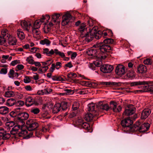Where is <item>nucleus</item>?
<instances>
[{"label":"nucleus","mask_w":153,"mask_h":153,"mask_svg":"<svg viewBox=\"0 0 153 153\" xmlns=\"http://www.w3.org/2000/svg\"><path fill=\"white\" fill-rule=\"evenodd\" d=\"M114 42L113 39L108 38L104 40L103 42L101 43L99 46V50L97 51L96 49H91L88 50L86 52L87 54L92 57H95L101 59H105L106 57V55L102 56L99 53L100 51L102 53H105L110 52L111 50V48L109 45L110 44H113Z\"/></svg>","instance_id":"nucleus-1"},{"label":"nucleus","mask_w":153,"mask_h":153,"mask_svg":"<svg viewBox=\"0 0 153 153\" xmlns=\"http://www.w3.org/2000/svg\"><path fill=\"white\" fill-rule=\"evenodd\" d=\"M50 18V17L48 15H46L45 16H42L40 19L35 21L34 24V27L38 29L40 27V25L42 23L45 22L43 28L44 31L45 33H48L50 31V27L56 25L57 13H54L52 15L51 21L48 24V22Z\"/></svg>","instance_id":"nucleus-2"},{"label":"nucleus","mask_w":153,"mask_h":153,"mask_svg":"<svg viewBox=\"0 0 153 153\" xmlns=\"http://www.w3.org/2000/svg\"><path fill=\"white\" fill-rule=\"evenodd\" d=\"M145 84H147V85L143 86V89L139 90L138 91L142 92H148L151 90V88L153 87V81H139L132 82L130 83L131 86Z\"/></svg>","instance_id":"nucleus-3"},{"label":"nucleus","mask_w":153,"mask_h":153,"mask_svg":"<svg viewBox=\"0 0 153 153\" xmlns=\"http://www.w3.org/2000/svg\"><path fill=\"white\" fill-rule=\"evenodd\" d=\"M141 122L140 120L137 121L134 126L131 128V131H138L140 132H145L148 131L150 127V125L147 123H145L140 126Z\"/></svg>","instance_id":"nucleus-4"},{"label":"nucleus","mask_w":153,"mask_h":153,"mask_svg":"<svg viewBox=\"0 0 153 153\" xmlns=\"http://www.w3.org/2000/svg\"><path fill=\"white\" fill-rule=\"evenodd\" d=\"M62 19L61 24L62 26L71 25V22L74 21V18H73L68 12H66L63 16Z\"/></svg>","instance_id":"nucleus-5"},{"label":"nucleus","mask_w":153,"mask_h":153,"mask_svg":"<svg viewBox=\"0 0 153 153\" xmlns=\"http://www.w3.org/2000/svg\"><path fill=\"white\" fill-rule=\"evenodd\" d=\"M26 124L27 129L30 131L35 130L38 126V123L36 120L33 119L28 120Z\"/></svg>","instance_id":"nucleus-6"},{"label":"nucleus","mask_w":153,"mask_h":153,"mask_svg":"<svg viewBox=\"0 0 153 153\" xmlns=\"http://www.w3.org/2000/svg\"><path fill=\"white\" fill-rule=\"evenodd\" d=\"M29 116V115L27 113L24 112L20 113L17 117L18 122L19 124L21 123L22 125H24L25 124L24 121L27 119Z\"/></svg>","instance_id":"nucleus-7"},{"label":"nucleus","mask_w":153,"mask_h":153,"mask_svg":"<svg viewBox=\"0 0 153 153\" xmlns=\"http://www.w3.org/2000/svg\"><path fill=\"white\" fill-rule=\"evenodd\" d=\"M115 72L117 75L121 76L126 73V68L123 65L119 64L116 67Z\"/></svg>","instance_id":"nucleus-8"},{"label":"nucleus","mask_w":153,"mask_h":153,"mask_svg":"<svg viewBox=\"0 0 153 153\" xmlns=\"http://www.w3.org/2000/svg\"><path fill=\"white\" fill-rule=\"evenodd\" d=\"M8 35L7 30H3L1 31V36H0V45H5Z\"/></svg>","instance_id":"nucleus-9"},{"label":"nucleus","mask_w":153,"mask_h":153,"mask_svg":"<svg viewBox=\"0 0 153 153\" xmlns=\"http://www.w3.org/2000/svg\"><path fill=\"white\" fill-rule=\"evenodd\" d=\"M135 112V107L132 105H128L124 111L123 115L126 116L131 115L134 114Z\"/></svg>","instance_id":"nucleus-10"},{"label":"nucleus","mask_w":153,"mask_h":153,"mask_svg":"<svg viewBox=\"0 0 153 153\" xmlns=\"http://www.w3.org/2000/svg\"><path fill=\"white\" fill-rule=\"evenodd\" d=\"M113 69V66L112 65L108 64L103 65L100 68L101 71L103 73H110Z\"/></svg>","instance_id":"nucleus-11"},{"label":"nucleus","mask_w":153,"mask_h":153,"mask_svg":"<svg viewBox=\"0 0 153 153\" xmlns=\"http://www.w3.org/2000/svg\"><path fill=\"white\" fill-rule=\"evenodd\" d=\"M81 37L84 39V40H85L86 41L89 42L91 41L94 38V35L92 33H87L85 34H82L80 35Z\"/></svg>","instance_id":"nucleus-12"},{"label":"nucleus","mask_w":153,"mask_h":153,"mask_svg":"<svg viewBox=\"0 0 153 153\" xmlns=\"http://www.w3.org/2000/svg\"><path fill=\"white\" fill-rule=\"evenodd\" d=\"M110 108L112 109L113 111L115 112H119L121 110L122 108L120 106H117V102L113 101L110 102Z\"/></svg>","instance_id":"nucleus-13"},{"label":"nucleus","mask_w":153,"mask_h":153,"mask_svg":"<svg viewBox=\"0 0 153 153\" xmlns=\"http://www.w3.org/2000/svg\"><path fill=\"white\" fill-rule=\"evenodd\" d=\"M132 124V121L129 117L125 119L121 122V125L124 128H129L130 126Z\"/></svg>","instance_id":"nucleus-14"},{"label":"nucleus","mask_w":153,"mask_h":153,"mask_svg":"<svg viewBox=\"0 0 153 153\" xmlns=\"http://www.w3.org/2000/svg\"><path fill=\"white\" fill-rule=\"evenodd\" d=\"M21 26L24 30L26 31L27 32H30V30L31 25V24L27 23L25 20H22L20 22Z\"/></svg>","instance_id":"nucleus-15"},{"label":"nucleus","mask_w":153,"mask_h":153,"mask_svg":"<svg viewBox=\"0 0 153 153\" xmlns=\"http://www.w3.org/2000/svg\"><path fill=\"white\" fill-rule=\"evenodd\" d=\"M23 125L21 123H19L18 124H15L12 128V130L10 131V133L11 134L15 135L18 132H19V131L20 130L21 126Z\"/></svg>","instance_id":"nucleus-16"},{"label":"nucleus","mask_w":153,"mask_h":153,"mask_svg":"<svg viewBox=\"0 0 153 153\" xmlns=\"http://www.w3.org/2000/svg\"><path fill=\"white\" fill-rule=\"evenodd\" d=\"M151 113V110L147 108L144 109L143 111L141 114V118L143 119H146L149 116Z\"/></svg>","instance_id":"nucleus-17"},{"label":"nucleus","mask_w":153,"mask_h":153,"mask_svg":"<svg viewBox=\"0 0 153 153\" xmlns=\"http://www.w3.org/2000/svg\"><path fill=\"white\" fill-rule=\"evenodd\" d=\"M8 40V42L10 45H16L17 43V40L14 37L10 36L9 34L7 40Z\"/></svg>","instance_id":"nucleus-18"},{"label":"nucleus","mask_w":153,"mask_h":153,"mask_svg":"<svg viewBox=\"0 0 153 153\" xmlns=\"http://www.w3.org/2000/svg\"><path fill=\"white\" fill-rule=\"evenodd\" d=\"M97 106L98 109L100 110H102L107 111L110 109L107 104H103L101 102H100Z\"/></svg>","instance_id":"nucleus-19"},{"label":"nucleus","mask_w":153,"mask_h":153,"mask_svg":"<svg viewBox=\"0 0 153 153\" xmlns=\"http://www.w3.org/2000/svg\"><path fill=\"white\" fill-rule=\"evenodd\" d=\"M26 127L24 125L21 127L20 130L19 131L18 135L20 137H22L25 135H27L28 133L27 130L25 129Z\"/></svg>","instance_id":"nucleus-20"},{"label":"nucleus","mask_w":153,"mask_h":153,"mask_svg":"<svg viewBox=\"0 0 153 153\" xmlns=\"http://www.w3.org/2000/svg\"><path fill=\"white\" fill-rule=\"evenodd\" d=\"M25 104L27 107L33 105L35 102L34 100L31 97H28L26 98Z\"/></svg>","instance_id":"nucleus-21"},{"label":"nucleus","mask_w":153,"mask_h":153,"mask_svg":"<svg viewBox=\"0 0 153 153\" xmlns=\"http://www.w3.org/2000/svg\"><path fill=\"white\" fill-rule=\"evenodd\" d=\"M42 53L44 54H45L47 56H50L53 55L55 53L53 49H51L49 51L47 48L43 49Z\"/></svg>","instance_id":"nucleus-22"},{"label":"nucleus","mask_w":153,"mask_h":153,"mask_svg":"<svg viewBox=\"0 0 153 153\" xmlns=\"http://www.w3.org/2000/svg\"><path fill=\"white\" fill-rule=\"evenodd\" d=\"M16 103V100L13 98H10L7 99L6 102V105L7 106L11 107L13 106Z\"/></svg>","instance_id":"nucleus-23"},{"label":"nucleus","mask_w":153,"mask_h":153,"mask_svg":"<svg viewBox=\"0 0 153 153\" xmlns=\"http://www.w3.org/2000/svg\"><path fill=\"white\" fill-rule=\"evenodd\" d=\"M97 115L95 113H88L85 115L84 119L87 121H90L93 120L94 116Z\"/></svg>","instance_id":"nucleus-24"},{"label":"nucleus","mask_w":153,"mask_h":153,"mask_svg":"<svg viewBox=\"0 0 153 153\" xmlns=\"http://www.w3.org/2000/svg\"><path fill=\"white\" fill-rule=\"evenodd\" d=\"M9 111V108L5 106L0 107V114L4 115L7 114Z\"/></svg>","instance_id":"nucleus-25"},{"label":"nucleus","mask_w":153,"mask_h":153,"mask_svg":"<svg viewBox=\"0 0 153 153\" xmlns=\"http://www.w3.org/2000/svg\"><path fill=\"white\" fill-rule=\"evenodd\" d=\"M147 70L146 67L143 65H140L137 68L138 72L141 74L145 73Z\"/></svg>","instance_id":"nucleus-26"},{"label":"nucleus","mask_w":153,"mask_h":153,"mask_svg":"<svg viewBox=\"0 0 153 153\" xmlns=\"http://www.w3.org/2000/svg\"><path fill=\"white\" fill-rule=\"evenodd\" d=\"M95 105L93 103H90L88 106V110L92 113H95L96 110L95 109Z\"/></svg>","instance_id":"nucleus-27"},{"label":"nucleus","mask_w":153,"mask_h":153,"mask_svg":"<svg viewBox=\"0 0 153 153\" xmlns=\"http://www.w3.org/2000/svg\"><path fill=\"white\" fill-rule=\"evenodd\" d=\"M12 56L8 55H3L2 56V59L1 60V62L2 63H5L6 62V60L9 61H10L12 59Z\"/></svg>","instance_id":"nucleus-28"},{"label":"nucleus","mask_w":153,"mask_h":153,"mask_svg":"<svg viewBox=\"0 0 153 153\" xmlns=\"http://www.w3.org/2000/svg\"><path fill=\"white\" fill-rule=\"evenodd\" d=\"M59 106L58 108V112L62 108V110H65L67 108L66 103L62 102L61 103H58V106Z\"/></svg>","instance_id":"nucleus-29"},{"label":"nucleus","mask_w":153,"mask_h":153,"mask_svg":"<svg viewBox=\"0 0 153 153\" xmlns=\"http://www.w3.org/2000/svg\"><path fill=\"white\" fill-rule=\"evenodd\" d=\"M16 34L19 38L21 40L25 38V34L24 32L20 29H19L16 32Z\"/></svg>","instance_id":"nucleus-30"},{"label":"nucleus","mask_w":153,"mask_h":153,"mask_svg":"<svg viewBox=\"0 0 153 153\" xmlns=\"http://www.w3.org/2000/svg\"><path fill=\"white\" fill-rule=\"evenodd\" d=\"M4 96L6 97H14L15 96V94L13 91H8L5 92Z\"/></svg>","instance_id":"nucleus-31"},{"label":"nucleus","mask_w":153,"mask_h":153,"mask_svg":"<svg viewBox=\"0 0 153 153\" xmlns=\"http://www.w3.org/2000/svg\"><path fill=\"white\" fill-rule=\"evenodd\" d=\"M52 89L50 88H46L44 90H42L41 91H39L38 94L39 95L48 94L52 91Z\"/></svg>","instance_id":"nucleus-32"},{"label":"nucleus","mask_w":153,"mask_h":153,"mask_svg":"<svg viewBox=\"0 0 153 153\" xmlns=\"http://www.w3.org/2000/svg\"><path fill=\"white\" fill-rule=\"evenodd\" d=\"M86 25L85 24L83 23L81 24L78 29V31L81 33L83 34V33L86 31Z\"/></svg>","instance_id":"nucleus-33"},{"label":"nucleus","mask_w":153,"mask_h":153,"mask_svg":"<svg viewBox=\"0 0 153 153\" xmlns=\"http://www.w3.org/2000/svg\"><path fill=\"white\" fill-rule=\"evenodd\" d=\"M15 125V123L13 121H10L7 122L5 124L7 130H10V128L13 127Z\"/></svg>","instance_id":"nucleus-34"},{"label":"nucleus","mask_w":153,"mask_h":153,"mask_svg":"<svg viewBox=\"0 0 153 153\" xmlns=\"http://www.w3.org/2000/svg\"><path fill=\"white\" fill-rule=\"evenodd\" d=\"M126 76L128 78L132 79L135 77V73L133 71H129L127 73Z\"/></svg>","instance_id":"nucleus-35"},{"label":"nucleus","mask_w":153,"mask_h":153,"mask_svg":"<svg viewBox=\"0 0 153 153\" xmlns=\"http://www.w3.org/2000/svg\"><path fill=\"white\" fill-rule=\"evenodd\" d=\"M40 43L42 45H46V46H49L51 43L50 41L47 39H45L40 41Z\"/></svg>","instance_id":"nucleus-36"},{"label":"nucleus","mask_w":153,"mask_h":153,"mask_svg":"<svg viewBox=\"0 0 153 153\" xmlns=\"http://www.w3.org/2000/svg\"><path fill=\"white\" fill-rule=\"evenodd\" d=\"M48 67L43 66L40 68H39L38 71V72L39 74H43L45 73L48 69Z\"/></svg>","instance_id":"nucleus-37"},{"label":"nucleus","mask_w":153,"mask_h":153,"mask_svg":"<svg viewBox=\"0 0 153 153\" xmlns=\"http://www.w3.org/2000/svg\"><path fill=\"white\" fill-rule=\"evenodd\" d=\"M102 33V31L99 30L97 33H96L95 34H93L94 37L97 39H99L101 37Z\"/></svg>","instance_id":"nucleus-38"},{"label":"nucleus","mask_w":153,"mask_h":153,"mask_svg":"<svg viewBox=\"0 0 153 153\" xmlns=\"http://www.w3.org/2000/svg\"><path fill=\"white\" fill-rule=\"evenodd\" d=\"M79 104L77 101H74L72 105V108L74 110H76L79 107Z\"/></svg>","instance_id":"nucleus-39"},{"label":"nucleus","mask_w":153,"mask_h":153,"mask_svg":"<svg viewBox=\"0 0 153 153\" xmlns=\"http://www.w3.org/2000/svg\"><path fill=\"white\" fill-rule=\"evenodd\" d=\"M32 31L33 35H37L40 33L39 30L38 29H36V28H33Z\"/></svg>","instance_id":"nucleus-40"},{"label":"nucleus","mask_w":153,"mask_h":153,"mask_svg":"<svg viewBox=\"0 0 153 153\" xmlns=\"http://www.w3.org/2000/svg\"><path fill=\"white\" fill-rule=\"evenodd\" d=\"M84 120L81 117L78 118L76 123V125L81 126L84 122Z\"/></svg>","instance_id":"nucleus-41"},{"label":"nucleus","mask_w":153,"mask_h":153,"mask_svg":"<svg viewBox=\"0 0 153 153\" xmlns=\"http://www.w3.org/2000/svg\"><path fill=\"white\" fill-rule=\"evenodd\" d=\"M30 112L35 114H37L40 112V110L37 108H32L31 109Z\"/></svg>","instance_id":"nucleus-42"},{"label":"nucleus","mask_w":153,"mask_h":153,"mask_svg":"<svg viewBox=\"0 0 153 153\" xmlns=\"http://www.w3.org/2000/svg\"><path fill=\"white\" fill-rule=\"evenodd\" d=\"M98 59V58H97ZM99 60H97L96 61L94 62V63L95 66L97 67H99L102 64V62L101 60V58H99Z\"/></svg>","instance_id":"nucleus-43"},{"label":"nucleus","mask_w":153,"mask_h":153,"mask_svg":"<svg viewBox=\"0 0 153 153\" xmlns=\"http://www.w3.org/2000/svg\"><path fill=\"white\" fill-rule=\"evenodd\" d=\"M41 62L42 63L43 66L48 67V66L51 64L52 61L51 60H48L45 62Z\"/></svg>","instance_id":"nucleus-44"},{"label":"nucleus","mask_w":153,"mask_h":153,"mask_svg":"<svg viewBox=\"0 0 153 153\" xmlns=\"http://www.w3.org/2000/svg\"><path fill=\"white\" fill-rule=\"evenodd\" d=\"M81 126L84 128H85L86 130H88L90 128L89 125L88 123L86 122H84L82 125Z\"/></svg>","instance_id":"nucleus-45"},{"label":"nucleus","mask_w":153,"mask_h":153,"mask_svg":"<svg viewBox=\"0 0 153 153\" xmlns=\"http://www.w3.org/2000/svg\"><path fill=\"white\" fill-rule=\"evenodd\" d=\"M26 61L30 64H33L34 61L32 57L31 56H29L27 57L26 59Z\"/></svg>","instance_id":"nucleus-46"},{"label":"nucleus","mask_w":153,"mask_h":153,"mask_svg":"<svg viewBox=\"0 0 153 153\" xmlns=\"http://www.w3.org/2000/svg\"><path fill=\"white\" fill-rule=\"evenodd\" d=\"M15 71L13 69H10L8 74L9 77L11 78H13L14 77Z\"/></svg>","instance_id":"nucleus-47"},{"label":"nucleus","mask_w":153,"mask_h":153,"mask_svg":"<svg viewBox=\"0 0 153 153\" xmlns=\"http://www.w3.org/2000/svg\"><path fill=\"white\" fill-rule=\"evenodd\" d=\"M32 77L26 76L24 79V82L25 83H28L31 82Z\"/></svg>","instance_id":"nucleus-48"},{"label":"nucleus","mask_w":153,"mask_h":153,"mask_svg":"<svg viewBox=\"0 0 153 153\" xmlns=\"http://www.w3.org/2000/svg\"><path fill=\"white\" fill-rule=\"evenodd\" d=\"M10 137V134L9 133H7L6 132H5L4 134V135H3V137H1V138L4 141V140H7Z\"/></svg>","instance_id":"nucleus-49"},{"label":"nucleus","mask_w":153,"mask_h":153,"mask_svg":"<svg viewBox=\"0 0 153 153\" xmlns=\"http://www.w3.org/2000/svg\"><path fill=\"white\" fill-rule=\"evenodd\" d=\"M97 27H94L92 28H91V27L90 28V32L91 33H93V34L95 33H97Z\"/></svg>","instance_id":"nucleus-50"},{"label":"nucleus","mask_w":153,"mask_h":153,"mask_svg":"<svg viewBox=\"0 0 153 153\" xmlns=\"http://www.w3.org/2000/svg\"><path fill=\"white\" fill-rule=\"evenodd\" d=\"M152 62V61L149 59H146L144 61L145 64L146 65H151Z\"/></svg>","instance_id":"nucleus-51"},{"label":"nucleus","mask_w":153,"mask_h":153,"mask_svg":"<svg viewBox=\"0 0 153 153\" xmlns=\"http://www.w3.org/2000/svg\"><path fill=\"white\" fill-rule=\"evenodd\" d=\"M24 68V66L22 64L18 65L16 67V71H17L18 70H20L23 69Z\"/></svg>","instance_id":"nucleus-52"},{"label":"nucleus","mask_w":153,"mask_h":153,"mask_svg":"<svg viewBox=\"0 0 153 153\" xmlns=\"http://www.w3.org/2000/svg\"><path fill=\"white\" fill-rule=\"evenodd\" d=\"M7 72V68H2L0 71V74H5Z\"/></svg>","instance_id":"nucleus-53"},{"label":"nucleus","mask_w":153,"mask_h":153,"mask_svg":"<svg viewBox=\"0 0 153 153\" xmlns=\"http://www.w3.org/2000/svg\"><path fill=\"white\" fill-rule=\"evenodd\" d=\"M49 126L48 125H47L46 126H45L42 127V130L44 132H45L49 131Z\"/></svg>","instance_id":"nucleus-54"},{"label":"nucleus","mask_w":153,"mask_h":153,"mask_svg":"<svg viewBox=\"0 0 153 153\" xmlns=\"http://www.w3.org/2000/svg\"><path fill=\"white\" fill-rule=\"evenodd\" d=\"M10 115L12 117H14L17 116V114L14 111H11L10 113Z\"/></svg>","instance_id":"nucleus-55"},{"label":"nucleus","mask_w":153,"mask_h":153,"mask_svg":"<svg viewBox=\"0 0 153 153\" xmlns=\"http://www.w3.org/2000/svg\"><path fill=\"white\" fill-rule=\"evenodd\" d=\"M68 77L70 78H71L72 77H76V75L75 73H71L68 75Z\"/></svg>","instance_id":"nucleus-56"},{"label":"nucleus","mask_w":153,"mask_h":153,"mask_svg":"<svg viewBox=\"0 0 153 153\" xmlns=\"http://www.w3.org/2000/svg\"><path fill=\"white\" fill-rule=\"evenodd\" d=\"M65 91H66V94L67 95H70L72 94L74 92L71 89H66Z\"/></svg>","instance_id":"nucleus-57"},{"label":"nucleus","mask_w":153,"mask_h":153,"mask_svg":"<svg viewBox=\"0 0 153 153\" xmlns=\"http://www.w3.org/2000/svg\"><path fill=\"white\" fill-rule=\"evenodd\" d=\"M5 131L4 129H0V137H1L4 135V134L5 133Z\"/></svg>","instance_id":"nucleus-58"},{"label":"nucleus","mask_w":153,"mask_h":153,"mask_svg":"<svg viewBox=\"0 0 153 153\" xmlns=\"http://www.w3.org/2000/svg\"><path fill=\"white\" fill-rule=\"evenodd\" d=\"M25 89L27 91H31L33 89L29 85H27L25 87Z\"/></svg>","instance_id":"nucleus-59"},{"label":"nucleus","mask_w":153,"mask_h":153,"mask_svg":"<svg viewBox=\"0 0 153 153\" xmlns=\"http://www.w3.org/2000/svg\"><path fill=\"white\" fill-rule=\"evenodd\" d=\"M17 103L18 105L20 106H22L25 104L24 102L22 100L18 101Z\"/></svg>","instance_id":"nucleus-60"},{"label":"nucleus","mask_w":153,"mask_h":153,"mask_svg":"<svg viewBox=\"0 0 153 153\" xmlns=\"http://www.w3.org/2000/svg\"><path fill=\"white\" fill-rule=\"evenodd\" d=\"M57 108L56 104L55 105L53 109V113H57Z\"/></svg>","instance_id":"nucleus-61"},{"label":"nucleus","mask_w":153,"mask_h":153,"mask_svg":"<svg viewBox=\"0 0 153 153\" xmlns=\"http://www.w3.org/2000/svg\"><path fill=\"white\" fill-rule=\"evenodd\" d=\"M19 60H15L13 61H12L11 64L12 65V66H14L16 64H17V63H19Z\"/></svg>","instance_id":"nucleus-62"},{"label":"nucleus","mask_w":153,"mask_h":153,"mask_svg":"<svg viewBox=\"0 0 153 153\" xmlns=\"http://www.w3.org/2000/svg\"><path fill=\"white\" fill-rule=\"evenodd\" d=\"M65 66L68 67L69 68H71L73 67V65H72L71 62H69L67 64H65Z\"/></svg>","instance_id":"nucleus-63"},{"label":"nucleus","mask_w":153,"mask_h":153,"mask_svg":"<svg viewBox=\"0 0 153 153\" xmlns=\"http://www.w3.org/2000/svg\"><path fill=\"white\" fill-rule=\"evenodd\" d=\"M94 63H90L89 67L92 70H94L95 68V67H94Z\"/></svg>","instance_id":"nucleus-64"}]
</instances>
